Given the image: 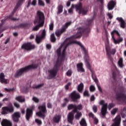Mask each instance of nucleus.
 <instances>
[{"instance_id": "f257e3e1", "label": "nucleus", "mask_w": 126, "mask_h": 126, "mask_svg": "<svg viewBox=\"0 0 126 126\" xmlns=\"http://www.w3.org/2000/svg\"><path fill=\"white\" fill-rule=\"evenodd\" d=\"M94 19V18L88 19L87 20L86 23V25L88 26V28H87L86 29L80 28L78 30L77 33L75 35H72L70 37L66 39L67 41H69V42L64 46V49H63L62 52V53H61V55H62L60 57V58H61V60H63V59H64L65 58V50L67 48V47H68L69 45H71V44H76V45H78V46H80V47H81L82 51H83L84 52V58L87 56L88 54V51L86 50V49L82 45V44H81V42L77 41H72V40H74V39H78L79 38H81V36H82V34L84 32H85V31L88 33H89V32H90V27H89L91 26L92 22H93Z\"/></svg>"}, {"instance_id": "f03ea898", "label": "nucleus", "mask_w": 126, "mask_h": 126, "mask_svg": "<svg viewBox=\"0 0 126 126\" xmlns=\"http://www.w3.org/2000/svg\"><path fill=\"white\" fill-rule=\"evenodd\" d=\"M33 23L34 25H36L37 23H38V25L33 28L32 31H38L39 29L43 27L44 24H45V15L44 13L40 10L37 11Z\"/></svg>"}, {"instance_id": "7ed1b4c3", "label": "nucleus", "mask_w": 126, "mask_h": 126, "mask_svg": "<svg viewBox=\"0 0 126 126\" xmlns=\"http://www.w3.org/2000/svg\"><path fill=\"white\" fill-rule=\"evenodd\" d=\"M82 105L78 104L76 105V104H69L67 106V110L70 111V110H73L69 112L67 115V121L69 124L73 125V120H74V113L77 112V111H81L82 109Z\"/></svg>"}, {"instance_id": "20e7f679", "label": "nucleus", "mask_w": 126, "mask_h": 126, "mask_svg": "<svg viewBox=\"0 0 126 126\" xmlns=\"http://www.w3.org/2000/svg\"><path fill=\"white\" fill-rule=\"evenodd\" d=\"M37 67L38 64H34L28 65L23 68H21L17 70L15 74H14V77L16 78H18V77H20V76H21L23 73L27 72L28 70H30V69H35V68H37Z\"/></svg>"}, {"instance_id": "39448f33", "label": "nucleus", "mask_w": 126, "mask_h": 126, "mask_svg": "<svg viewBox=\"0 0 126 126\" xmlns=\"http://www.w3.org/2000/svg\"><path fill=\"white\" fill-rule=\"evenodd\" d=\"M84 60L87 68L89 69L92 73V77L93 79L94 80V82H95L96 84L98 83V79H97V77L95 75V72L94 71H93L91 69V65L90 64V63H89V62H90L91 60L90 58H89V56L88 55H88H87V56H86Z\"/></svg>"}, {"instance_id": "423d86ee", "label": "nucleus", "mask_w": 126, "mask_h": 126, "mask_svg": "<svg viewBox=\"0 0 126 126\" xmlns=\"http://www.w3.org/2000/svg\"><path fill=\"white\" fill-rule=\"evenodd\" d=\"M119 93L116 94V99L123 101L125 103H126V95L124 93L126 92V88L124 86H121L119 88Z\"/></svg>"}, {"instance_id": "0eeeda50", "label": "nucleus", "mask_w": 126, "mask_h": 126, "mask_svg": "<svg viewBox=\"0 0 126 126\" xmlns=\"http://www.w3.org/2000/svg\"><path fill=\"white\" fill-rule=\"evenodd\" d=\"M38 110L39 111L36 113V116L41 118L43 120H45L46 118V113H47V108H46V102L43 103L42 105L38 106Z\"/></svg>"}, {"instance_id": "6e6552de", "label": "nucleus", "mask_w": 126, "mask_h": 126, "mask_svg": "<svg viewBox=\"0 0 126 126\" xmlns=\"http://www.w3.org/2000/svg\"><path fill=\"white\" fill-rule=\"evenodd\" d=\"M71 25V22H69L66 23L64 25H63L62 28L59 30H57L55 32V35H56L57 37H61L62 34L64 33L66 31V29L68 28V26H70Z\"/></svg>"}, {"instance_id": "1a4fd4ad", "label": "nucleus", "mask_w": 126, "mask_h": 126, "mask_svg": "<svg viewBox=\"0 0 126 126\" xmlns=\"http://www.w3.org/2000/svg\"><path fill=\"white\" fill-rule=\"evenodd\" d=\"M115 34H116L117 36H119V37L121 36V34H120V32H119V31L116 30L113 31L111 32V35H112L113 43H114L115 45H117L120 44V43H122V42L124 41V38H123V37H120L118 39H116V38H115Z\"/></svg>"}, {"instance_id": "9d476101", "label": "nucleus", "mask_w": 126, "mask_h": 126, "mask_svg": "<svg viewBox=\"0 0 126 126\" xmlns=\"http://www.w3.org/2000/svg\"><path fill=\"white\" fill-rule=\"evenodd\" d=\"M25 0H19L14 9H13V11L12 12L11 16H9L8 17V18H9V19H11V20H13L14 21H15L16 20H19V19L13 18L12 16H13V15H14V13L16 11V10H17V9H18V8L20 6V5H21V4H22V3H23V2Z\"/></svg>"}, {"instance_id": "9b49d317", "label": "nucleus", "mask_w": 126, "mask_h": 126, "mask_svg": "<svg viewBox=\"0 0 126 126\" xmlns=\"http://www.w3.org/2000/svg\"><path fill=\"white\" fill-rule=\"evenodd\" d=\"M99 105H101V113L102 116V118H105L107 114V108H108V103H105V100H101L99 102Z\"/></svg>"}, {"instance_id": "f8f14e48", "label": "nucleus", "mask_w": 126, "mask_h": 126, "mask_svg": "<svg viewBox=\"0 0 126 126\" xmlns=\"http://www.w3.org/2000/svg\"><path fill=\"white\" fill-rule=\"evenodd\" d=\"M61 51H62V46L59 47V49H58L56 51L57 55H58V59L56 61V63L55 64V65L54 66V68H58V69H59V67H60V66H61V63L62 62V61L63 60V59H61L60 60V58H61Z\"/></svg>"}, {"instance_id": "ddd939ff", "label": "nucleus", "mask_w": 126, "mask_h": 126, "mask_svg": "<svg viewBox=\"0 0 126 126\" xmlns=\"http://www.w3.org/2000/svg\"><path fill=\"white\" fill-rule=\"evenodd\" d=\"M69 97H70L71 100L72 102H77L78 100H79L81 96L79 93H76V91H73L69 95Z\"/></svg>"}, {"instance_id": "4468645a", "label": "nucleus", "mask_w": 126, "mask_h": 126, "mask_svg": "<svg viewBox=\"0 0 126 126\" xmlns=\"http://www.w3.org/2000/svg\"><path fill=\"white\" fill-rule=\"evenodd\" d=\"M105 50L109 60H110L111 63H113V58L111 55H115L117 53V50H116V48L111 49V48L108 47H106Z\"/></svg>"}, {"instance_id": "2eb2a0df", "label": "nucleus", "mask_w": 126, "mask_h": 126, "mask_svg": "<svg viewBox=\"0 0 126 126\" xmlns=\"http://www.w3.org/2000/svg\"><path fill=\"white\" fill-rule=\"evenodd\" d=\"M22 49L26 50V51H32L35 49V45L32 44L31 42L24 43L21 47Z\"/></svg>"}, {"instance_id": "dca6fc26", "label": "nucleus", "mask_w": 126, "mask_h": 126, "mask_svg": "<svg viewBox=\"0 0 126 126\" xmlns=\"http://www.w3.org/2000/svg\"><path fill=\"white\" fill-rule=\"evenodd\" d=\"M58 68H55V67L48 70L49 76L47 77V79H52L54 77L57 76V74L58 73Z\"/></svg>"}, {"instance_id": "f3484780", "label": "nucleus", "mask_w": 126, "mask_h": 126, "mask_svg": "<svg viewBox=\"0 0 126 126\" xmlns=\"http://www.w3.org/2000/svg\"><path fill=\"white\" fill-rule=\"evenodd\" d=\"M2 110V114H4V115L7 114V112L12 114V113L14 112V107L12 104H11V105L9 106L3 107Z\"/></svg>"}, {"instance_id": "a211bd4d", "label": "nucleus", "mask_w": 126, "mask_h": 126, "mask_svg": "<svg viewBox=\"0 0 126 126\" xmlns=\"http://www.w3.org/2000/svg\"><path fill=\"white\" fill-rule=\"evenodd\" d=\"M20 118H21V113L19 112H15L12 115V119L14 123H19Z\"/></svg>"}, {"instance_id": "6ab92c4d", "label": "nucleus", "mask_w": 126, "mask_h": 126, "mask_svg": "<svg viewBox=\"0 0 126 126\" xmlns=\"http://www.w3.org/2000/svg\"><path fill=\"white\" fill-rule=\"evenodd\" d=\"M33 107L31 108H27L26 110V119L27 121L29 122L30 118H32L33 116Z\"/></svg>"}, {"instance_id": "aec40b11", "label": "nucleus", "mask_w": 126, "mask_h": 126, "mask_svg": "<svg viewBox=\"0 0 126 126\" xmlns=\"http://www.w3.org/2000/svg\"><path fill=\"white\" fill-rule=\"evenodd\" d=\"M122 120L121 116H117L114 120V123L111 125V126H121V122Z\"/></svg>"}, {"instance_id": "412c9836", "label": "nucleus", "mask_w": 126, "mask_h": 126, "mask_svg": "<svg viewBox=\"0 0 126 126\" xmlns=\"http://www.w3.org/2000/svg\"><path fill=\"white\" fill-rule=\"evenodd\" d=\"M46 37V30H44L41 33V36H36V41L37 44H40L41 43V40L43 39V38H45Z\"/></svg>"}, {"instance_id": "4be33fe9", "label": "nucleus", "mask_w": 126, "mask_h": 126, "mask_svg": "<svg viewBox=\"0 0 126 126\" xmlns=\"http://www.w3.org/2000/svg\"><path fill=\"white\" fill-rule=\"evenodd\" d=\"M116 3L115 1L113 0H110L108 4H107V8L108 10H113L114 8H115V6H116Z\"/></svg>"}, {"instance_id": "5701e85b", "label": "nucleus", "mask_w": 126, "mask_h": 126, "mask_svg": "<svg viewBox=\"0 0 126 126\" xmlns=\"http://www.w3.org/2000/svg\"><path fill=\"white\" fill-rule=\"evenodd\" d=\"M116 20H117L119 22H120V27L125 29L126 26V21H125V20L122 17H117Z\"/></svg>"}, {"instance_id": "b1692460", "label": "nucleus", "mask_w": 126, "mask_h": 126, "mask_svg": "<svg viewBox=\"0 0 126 126\" xmlns=\"http://www.w3.org/2000/svg\"><path fill=\"white\" fill-rule=\"evenodd\" d=\"M1 125L2 126H12V123L7 119H3Z\"/></svg>"}, {"instance_id": "393cba45", "label": "nucleus", "mask_w": 126, "mask_h": 126, "mask_svg": "<svg viewBox=\"0 0 126 126\" xmlns=\"http://www.w3.org/2000/svg\"><path fill=\"white\" fill-rule=\"evenodd\" d=\"M77 70L78 72H85V69L83 68V63L77 64Z\"/></svg>"}, {"instance_id": "a878e982", "label": "nucleus", "mask_w": 126, "mask_h": 126, "mask_svg": "<svg viewBox=\"0 0 126 126\" xmlns=\"http://www.w3.org/2000/svg\"><path fill=\"white\" fill-rule=\"evenodd\" d=\"M5 77L4 73L1 72L0 73V82L4 83V84H7V79H5Z\"/></svg>"}, {"instance_id": "bb28decb", "label": "nucleus", "mask_w": 126, "mask_h": 126, "mask_svg": "<svg viewBox=\"0 0 126 126\" xmlns=\"http://www.w3.org/2000/svg\"><path fill=\"white\" fill-rule=\"evenodd\" d=\"M17 28H24V29H28L30 27V25L28 23L20 24L16 26Z\"/></svg>"}, {"instance_id": "cd10ccee", "label": "nucleus", "mask_w": 126, "mask_h": 126, "mask_svg": "<svg viewBox=\"0 0 126 126\" xmlns=\"http://www.w3.org/2000/svg\"><path fill=\"white\" fill-rule=\"evenodd\" d=\"M62 119V116L61 115H56L54 116L53 118V121L55 124H59Z\"/></svg>"}, {"instance_id": "c85d7f7f", "label": "nucleus", "mask_w": 126, "mask_h": 126, "mask_svg": "<svg viewBox=\"0 0 126 126\" xmlns=\"http://www.w3.org/2000/svg\"><path fill=\"white\" fill-rule=\"evenodd\" d=\"M15 100L19 102L20 103L25 102V97H23L22 95H19L15 97Z\"/></svg>"}, {"instance_id": "c756f323", "label": "nucleus", "mask_w": 126, "mask_h": 126, "mask_svg": "<svg viewBox=\"0 0 126 126\" xmlns=\"http://www.w3.org/2000/svg\"><path fill=\"white\" fill-rule=\"evenodd\" d=\"M88 12V9H87V7H84L82 8L79 11V13L80 14H83V15H86L87 14V13Z\"/></svg>"}, {"instance_id": "7c9ffc66", "label": "nucleus", "mask_w": 126, "mask_h": 126, "mask_svg": "<svg viewBox=\"0 0 126 126\" xmlns=\"http://www.w3.org/2000/svg\"><path fill=\"white\" fill-rule=\"evenodd\" d=\"M84 88V85L83 83H81L78 86L77 90L79 93H82V91H83V89Z\"/></svg>"}, {"instance_id": "2f4dec72", "label": "nucleus", "mask_w": 126, "mask_h": 126, "mask_svg": "<svg viewBox=\"0 0 126 126\" xmlns=\"http://www.w3.org/2000/svg\"><path fill=\"white\" fill-rule=\"evenodd\" d=\"M43 86H44V83L38 85H33L32 88V89H39V88H41V87H43Z\"/></svg>"}, {"instance_id": "473e14b6", "label": "nucleus", "mask_w": 126, "mask_h": 126, "mask_svg": "<svg viewBox=\"0 0 126 126\" xmlns=\"http://www.w3.org/2000/svg\"><path fill=\"white\" fill-rule=\"evenodd\" d=\"M78 110H77L76 114L75 116V118L76 120H79L80 119V117L82 116V113L81 112H79L78 111Z\"/></svg>"}, {"instance_id": "72a5a7b5", "label": "nucleus", "mask_w": 126, "mask_h": 126, "mask_svg": "<svg viewBox=\"0 0 126 126\" xmlns=\"http://www.w3.org/2000/svg\"><path fill=\"white\" fill-rule=\"evenodd\" d=\"M80 125L81 126H87V123L84 118H82L80 122Z\"/></svg>"}, {"instance_id": "f704fd0d", "label": "nucleus", "mask_w": 126, "mask_h": 126, "mask_svg": "<svg viewBox=\"0 0 126 126\" xmlns=\"http://www.w3.org/2000/svg\"><path fill=\"white\" fill-rule=\"evenodd\" d=\"M50 39H51V42H52V43H55V42H56V41H57V38H56V36H55V33H52L51 35Z\"/></svg>"}, {"instance_id": "c9c22d12", "label": "nucleus", "mask_w": 126, "mask_h": 126, "mask_svg": "<svg viewBox=\"0 0 126 126\" xmlns=\"http://www.w3.org/2000/svg\"><path fill=\"white\" fill-rule=\"evenodd\" d=\"M124 60H123V58H120L118 61V65L120 67H123L124 66Z\"/></svg>"}, {"instance_id": "e433bc0d", "label": "nucleus", "mask_w": 126, "mask_h": 126, "mask_svg": "<svg viewBox=\"0 0 126 126\" xmlns=\"http://www.w3.org/2000/svg\"><path fill=\"white\" fill-rule=\"evenodd\" d=\"M63 6L62 5H59L58 6V13H59V14L62 13V12H63Z\"/></svg>"}, {"instance_id": "4c0bfd02", "label": "nucleus", "mask_w": 126, "mask_h": 126, "mask_svg": "<svg viewBox=\"0 0 126 126\" xmlns=\"http://www.w3.org/2000/svg\"><path fill=\"white\" fill-rule=\"evenodd\" d=\"M75 8L76 10H80L82 8V4L80 3L78 5H75Z\"/></svg>"}, {"instance_id": "58836bf2", "label": "nucleus", "mask_w": 126, "mask_h": 126, "mask_svg": "<svg viewBox=\"0 0 126 126\" xmlns=\"http://www.w3.org/2000/svg\"><path fill=\"white\" fill-rule=\"evenodd\" d=\"M35 122L37 124V126H41V125H42V121L41 120H39L38 119H36L35 120Z\"/></svg>"}, {"instance_id": "ea45409f", "label": "nucleus", "mask_w": 126, "mask_h": 126, "mask_svg": "<svg viewBox=\"0 0 126 126\" xmlns=\"http://www.w3.org/2000/svg\"><path fill=\"white\" fill-rule=\"evenodd\" d=\"M30 5H33V6H36L37 5V0H32V2L31 0Z\"/></svg>"}, {"instance_id": "a19ab883", "label": "nucleus", "mask_w": 126, "mask_h": 126, "mask_svg": "<svg viewBox=\"0 0 126 126\" xmlns=\"http://www.w3.org/2000/svg\"><path fill=\"white\" fill-rule=\"evenodd\" d=\"M38 5L40 6H45V2L42 0H38Z\"/></svg>"}, {"instance_id": "79ce46f5", "label": "nucleus", "mask_w": 126, "mask_h": 126, "mask_svg": "<svg viewBox=\"0 0 126 126\" xmlns=\"http://www.w3.org/2000/svg\"><path fill=\"white\" fill-rule=\"evenodd\" d=\"M93 110L94 113H97L98 111V107H97V106L94 105L93 106Z\"/></svg>"}, {"instance_id": "37998d69", "label": "nucleus", "mask_w": 126, "mask_h": 126, "mask_svg": "<svg viewBox=\"0 0 126 126\" xmlns=\"http://www.w3.org/2000/svg\"><path fill=\"white\" fill-rule=\"evenodd\" d=\"M49 30L53 31L54 30V23H51L49 25Z\"/></svg>"}, {"instance_id": "c03bdc74", "label": "nucleus", "mask_w": 126, "mask_h": 126, "mask_svg": "<svg viewBox=\"0 0 126 126\" xmlns=\"http://www.w3.org/2000/svg\"><path fill=\"white\" fill-rule=\"evenodd\" d=\"M83 95L85 97H89L90 94H89V93L88 92V91H87V90L85 91V92H84Z\"/></svg>"}, {"instance_id": "a18cd8bd", "label": "nucleus", "mask_w": 126, "mask_h": 126, "mask_svg": "<svg viewBox=\"0 0 126 126\" xmlns=\"http://www.w3.org/2000/svg\"><path fill=\"white\" fill-rule=\"evenodd\" d=\"M90 91L91 92H94V91H95V87L93 85H91L90 87Z\"/></svg>"}, {"instance_id": "49530a36", "label": "nucleus", "mask_w": 126, "mask_h": 126, "mask_svg": "<svg viewBox=\"0 0 126 126\" xmlns=\"http://www.w3.org/2000/svg\"><path fill=\"white\" fill-rule=\"evenodd\" d=\"M32 100H33V101L35 102V103H39V98L35 96L32 97Z\"/></svg>"}, {"instance_id": "de8ad7c7", "label": "nucleus", "mask_w": 126, "mask_h": 126, "mask_svg": "<svg viewBox=\"0 0 126 126\" xmlns=\"http://www.w3.org/2000/svg\"><path fill=\"white\" fill-rule=\"evenodd\" d=\"M118 112V108H114L112 111H111V114L112 115H116V113Z\"/></svg>"}, {"instance_id": "09e8293b", "label": "nucleus", "mask_w": 126, "mask_h": 126, "mask_svg": "<svg viewBox=\"0 0 126 126\" xmlns=\"http://www.w3.org/2000/svg\"><path fill=\"white\" fill-rule=\"evenodd\" d=\"M115 106V103H109L108 105V109L109 110H111V109H112V108H114V107Z\"/></svg>"}, {"instance_id": "8fccbe9b", "label": "nucleus", "mask_w": 126, "mask_h": 126, "mask_svg": "<svg viewBox=\"0 0 126 126\" xmlns=\"http://www.w3.org/2000/svg\"><path fill=\"white\" fill-rule=\"evenodd\" d=\"M14 107L17 108V109H19V108H20V104H19V103H18L16 102L14 103Z\"/></svg>"}, {"instance_id": "3c124183", "label": "nucleus", "mask_w": 126, "mask_h": 126, "mask_svg": "<svg viewBox=\"0 0 126 126\" xmlns=\"http://www.w3.org/2000/svg\"><path fill=\"white\" fill-rule=\"evenodd\" d=\"M97 89H98V91L100 93H103V91L102 90V88H101V86L98 84V83H96Z\"/></svg>"}, {"instance_id": "603ef678", "label": "nucleus", "mask_w": 126, "mask_h": 126, "mask_svg": "<svg viewBox=\"0 0 126 126\" xmlns=\"http://www.w3.org/2000/svg\"><path fill=\"white\" fill-rule=\"evenodd\" d=\"M112 77L114 80H116V78H117V73H116V72L115 71L113 72Z\"/></svg>"}, {"instance_id": "864d4df0", "label": "nucleus", "mask_w": 126, "mask_h": 126, "mask_svg": "<svg viewBox=\"0 0 126 126\" xmlns=\"http://www.w3.org/2000/svg\"><path fill=\"white\" fill-rule=\"evenodd\" d=\"M47 108L48 109H52L53 108V105L51 102H48L47 104Z\"/></svg>"}, {"instance_id": "5fc2aeb1", "label": "nucleus", "mask_w": 126, "mask_h": 126, "mask_svg": "<svg viewBox=\"0 0 126 126\" xmlns=\"http://www.w3.org/2000/svg\"><path fill=\"white\" fill-rule=\"evenodd\" d=\"M93 119L94 124H95V125H97L98 123H99V120H98V119H97V118L94 117Z\"/></svg>"}, {"instance_id": "6e6d98bb", "label": "nucleus", "mask_w": 126, "mask_h": 126, "mask_svg": "<svg viewBox=\"0 0 126 126\" xmlns=\"http://www.w3.org/2000/svg\"><path fill=\"white\" fill-rule=\"evenodd\" d=\"M14 91V89H7V88H5V91H7V92H12L13 91Z\"/></svg>"}, {"instance_id": "4d7b16f0", "label": "nucleus", "mask_w": 126, "mask_h": 126, "mask_svg": "<svg viewBox=\"0 0 126 126\" xmlns=\"http://www.w3.org/2000/svg\"><path fill=\"white\" fill-rule=\"evenodd\" d=\"M72 8H74V5L72 4L71 7L69 9L68 12L69 13H72Z\"/></svg>"}, {"instance_id": "13d9d810", "label": "nucleus", "mask_w": 126, "mask_h": 126, "mask_svg": "<svg viewBox=\"0 0 126 126\" xmlns=\"http://www.w3.org/2000/svg\"><path fill=\"white\" fill-rule=\"evenodd\" d=\"M89 117H90V118H92V119H94L95 118L94 117V114L92 112L89 113Z\"/></svg>"}, {"instance_id": "bf43d9fd", "label": "nucleus", "mask_w": 126, "mask_h": 126, "mask_svg": "<svg viewBox=\"0 0 126 126\" xmlns=\"http://www.w3.org/2000/svg\"><path fill=\"white\" fill-rule=\"evenodd\" d=\"M72 72H71V71L70 70H68V71L66 72V75L67 76H71Z\"/></svg>"}, {"instance_id": "052dcab7", "label": "nucleus", "mask_w": 126, "mask_h": 126, "mask_svg": "<svg viewBox=\"0 0 126 126\" xmlns=\"http://www.w3.org/2000/svg\"><path fill=\"white\" fill-rule=\"evenodd\" d=\"M97 2H100L102 5L104 4V0H96Z\"/></svg>"}, {"instance_id": "680f3d73", "label": "nucleus", "mask_w": 126, "mask_h": 126, "mask_svg": "<svg viewBox=\"0 0 126 126\" xmlns=\"http://www.w3.org/2000/svg\"><path fill=\"white\" fill-rule=\"evenodd\" d=\"M121 117L123 119H125V118H126V114L122 112L121 113Z\"/></svg>"}, {"instance_id": "e2e57ef3", "label": "nucleus", "mask_w": 126, "mask_h": 126, "mask_svg": "<svg viewBox=\"0 0 126 126\" xmlns=\"http://www.w3.org/2000/svg\"><path fill=\"white\" fill-rule=\"evenodd\" d=\"M9 41H10V39H9V38H7L4 42L5 45H6L7 43H9Z\"/></svg>"}, {"instance_id": "0e129e2a", "label": "nucleus", "mask_w": 126, "mask_h": 126, "mask_svg": "<svg viewBox=\"0 0 126 126\" xmlns=\"http://www.w3.org/2000/svg\"><path fill=\"white\" fill-rule=\"evenodd\" d=\"M108 16H109V18L110 19H112V18H113V15H112V14H111V13H109L108 14Z\"/></svg>"}, {"instance_id": "69168bd1", "label": "nucleus", "mask_w": 126, "mask_h": 126, "mask_svg": "<svg viewBox=\"0 0 126 126\" xmlns=\"http://www.w3.org/2000/svg\"><path fill=\"white\" fill-rule=\"evenodd\" d=\"M46 48H47V49H48V50H50V49H51V48H52V46H51V44H47Z\"/></svg>"}, {"instance_id": "338daca9", "label": "nucleus", "mask_w": 126, "mask_h": 126, "mask_svg": "<svg viewBox=\"0 0 126 126\" xmlns=\"http://www.w3.org/2000/svg\"><path fill=\"white\" fill-rule=\"evenodd\" d=\"M91 101H95V96L94 95H92L91 97Z\"/></svg>"}, {"instance_id": "774afa93", "label": "nucleus", "mask_w": 126, "mask_h": 126, "mask_svg": "<svg viewBox=\"0 0 126 126\" xmlns=\"http://www.w3.org/2000/svg\"><path fill=\"white\" fill-rule=\"evenodd\" d=\"M123 126H126V120H124V121H123Z\"/></svg>"}]
</instances>
